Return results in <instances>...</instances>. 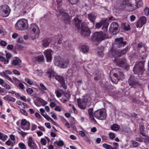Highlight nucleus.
Instances as JSON below:
<instances>
[{
  "label": "nucleus",
  "mask_w": 149,
  "mask_h": 149,
  "mask_svg": "<svg viewBox=\"0 0 149 149\" xmlns=\"http://www.w3.org/2000/svg\"><path fill=\"white\" fill-rule=\"evenodd\" d=\"M123 39L122 37L118 38L116 39L115 44L118 47L124 46L126 45V42L125 41H123Z\"/></svg>",
  "instance_id": "obj_19"
},
{
  "label": "nucleus",
  "mask_w": 149,
  "mask_h": 149,
  "mask_svg": "<svg viewBox=\"0 0 149 149\" xmlns=\"http://www.w3.org/2000/svg\"><path fill=\"white\" fill-rule=\"evenodd\" d=\"M3 98L5 100H7L9 101H11L13 102H14L16 100L15 98L13 97L8 96L4 97Z\"/></svg>",
  "instance_id": "obj_29"
},
{
  "label": "nucleus",
  "mask_w": 149,
  "mask_h": 149,
  "mask_svg": "<svg viewBox=\"0 0 149 149\" xmlns=\"http://www.w3.org/2000/svg\"><path fill=\"white\" fill-rule=\"evenodd\" d=\"M47 73L49 74V77L51 78L54 77L61 84L62 86L64 89L67 88L66 86L65 85V82L63 78L60 75H56L55 72L52 70L49 69L47 72Z\"/></svg>",
  "instance_id": "obj_5"
},
{
  "label": "nucleus",
  "mask_w": 149,
  "mask_h": 149,
  "mask_svg": "<svg viewBox=\"0 0 149 149\" xmlns=\"http://www.w3.org/2000/svg\"><path fill=\"white\" fill-rule=\"evenodd\" d=\"M52 51V50L50 49H47L44 52L47 60L48 62H50L52 60L51 53Z\"/></svg>",
  "instance_id": "obj_21"
},
{
  "label": "nucleus",
  "mask_w": 149,
  "mask_h": 149,
  "mask_svg": "<svg viewBox=\"0 0 149 149\" xmlns=\"http://www.w3.org/2000/svg\"><path fill=\"white\" fill-rule=\"evenodd\" d=\"M106 34L102 32H96L94 35V37L97 41L104 40L106 38Z\"/></svg>",
  "instance_id": "obj_14"
},
{
  "label": "nucleus",
  "mask_w": 149,
  "mask_h": 149,
  "mask_svg": "<svg viewBox=\"0 0 149 149\" xmlns=\"http://www.w3.org/2000/svg\"><path fill=\"white\" fill-rule=\"evenodd\" d=\"M6 144L8 146H13V143L10 140H8L6 142Z\"/></svg>",
  "instance_id": "obj_46"
},
{
  "label": "nucleus",
  "mask_w": 149,
  "mask_h": 149,
  "mask_svg": "<svg viewBox=\"0 0 149 149\" xmlns=\"http://www.w3.org/2000/svg\"><path fill=\"white\" fill-rule=\"evenodd\" d=\"M19 148L21 149H26L25 145L22 143H19Z\"/></svg>",
  "instance_id": "obj_40"
},
{
  "label": "nucleus",
  "mask_w": 149,
  "mask_h": 149,
  "mask_svg": "<svg viewBox=\"0 0 149 149\" xmlns=\"http://www.w3.org/2000/svg\"><path fill=\"white\" fill-rule=\"evenodd\" d=\"M94 115L96 118L100 120H104L106 117V112L100 109L95 111Z\"/></svg>",
  "instance_id": "obj_10"
},
{
  "label": "nucleus",
  "mask_w": 149,
  "mask_h": 149,
  "mask_svg": "<svg viewBox=\"0 0 149 149\" xmlns=\"http://www.w3.org/2000/svg\"><path fill=\"white\" fill-rule=\"evenodd\" d=\"M111 129L114 131H117L119 130V126L117 124H114L111 126Z\"/></svg>",
  "instance_id": "obj_34"
},
{
  "label": "nucleus",
  "mask_w": 149,
  "mask_h": 149,
  "mask_svg": "<svg viewBox=\"0 0 149 149\" xmlns=\"http://www.w3.org/2000/svg\"><path fill=\"white\" fill-rule=\"evenodd\" d=\"M128 5H122L121 3L120 5L119 6V8L120 10H123L125 8H126L127 9L130 11H132L137 8V7L135 5V6H133L132 3H128Z\"/></svg>",
  "instance_id": "obj_13"
},
{
  "label": "nucleus",
  "mask_w": 149,
  "mask_h": 149,
  "mask_svg": "<svg viewBox=\"0 0 149 149\" xmlns=\"http://www.w3.org/2000/svg\"><path fill=\"white\" fill-rule=\"evenodd\" d=\"M113 70H116V72L113 74L112 77H110L113 83L117 84L119 80H122L124 79V75L123 73L121 72V70L119 68L114 69Z\"/></svg>",
  "instance_id": "obj_1"
},
{
  "label": "nucleus",
  "mask_w": 149,
  "mask_h": 149,
  "mask_svg": "<svg viewBox=\"0 0 149 149\" xmlns=\"http://www.w3.org/2000/svg\"><path fill=\"white\" fill-rule=\"evenodd\" d=\"M13 72L14 74L17 75H19L20 74V73L19 72L15 69H14L13 70Z\"/></svg>",
  "instance_id": "obj_62"
},
{
  "label": "nucleus",
  "mask_w": 149,
  "mask_h": 149,
  "mask_svg": "<svg viewBox=\"0 0 149 149\" xmlns=\"http://www.w3.org/2000/svg\"><path fill=\"white\" fill-rule=\"evenodd\" d=\"M21 128L24 130H29L30 128V123L25 119H23L21 121Z\"/></svg>",
  "instance_id": "obj_17"
},
{
  "label": "nucleus",
  "mask_w": 149,
  "mask_h": 149,
  "mask_svg": "<svg viewBox=\"0 0 149 149\" xmlns=\"http://www.w3.org/2000/svg\"><path fill=\"white\" fill-rule=\"evenodd\" d=\"M56 93L57 97H60L61 96L62 94L58 90H57L56 91Z\"/></svg>",
  "instance_id": "obj_52"
},
{
  "label": "nucleus",
  "mask_w": 149,
  "mask_h": 149,
  "mask_svg": "<svg viewBox=\"0 0 149 149\" xmlns=\"http://www.w3.org/2000/svg\"><path fill=\"white\" fill-rule=\"evenodd\" d=\"M128 49L126 48L122 50H116L113 48L111 49L109 51L108 54L109 56L115 57V59L117 58V57H120L122 55L125 54L127 52Z\"/></svg>",
  "instance_id": "obj_4"
},
{
  "label": "nucleus",
  "mask_w": 149,
  "mask_h": 149,
  "mask_svg": "<svg viewBox=\"0 0 149 149\" xmlns=\"http://www.w3.org/2000/svg\"><path fill=\"white\" fill-rule=\"evenodd\" d=\"M132 145L134 147H137L139 146L138 143L135 141H132Z\"/></svg>",
  "instance_id": "obj_58"
},
{
  "label": "nucleus",
  "mask_w": 149,
  "mask_h": 149,
  "mask_svg": "<svg viewBox=\"0 0 149 149\" xmlns=\"http://www.w3.org/2000/svg\"><path fill=\"white\" fill-rule=\"evenodd\" d=\"M25 81L29 85H32L33 84V82L29 79L26 78Z\"/></svg>",
  "instance_id": "obj_49"
},
{
  "label": "nucleus",
  "mask_w": 149,
  "mask_h": 149,
  "mask_svg": "<svg viewBox=\"0 0 149 149\" xmlns=\"http://www.w3.org/2000/svg\"><path fill=\"white\" fill-rule=\"evenodd\" d=\"M61 19L65 23H69L70 19L68 14L64 13L62 15Z\"/></svg>",
  "instance_id": "obj_22"
},
{
  "label": "nucleus",
  "mask_w": 149,
  "mask_h": 149,
  "mask_svg": "<svg viewBox=\"0 0 149 149\" xmlns=\"http://www.w3.org/2000/svg\"><path fill=\"white\" fill-rule=\"evenodd\" d=\"M81 49L82 52L84 53L87 52H88V47L87 45H82L81 47Z\"/></svg>",
  "instance_id": "obj_35"
},
{
  "label": "nucleus",
  "mask_w": 149,
  "mask_h": 149,
  "mask_svg": "<svg viewBox=\"0 0 149 149\" xmlns=\"http://www.w3.org/2000/svg\"><path fill=\"white\" fill-rule=\"evenodd\" d=\"M128 83L130 86L133 87H139L140 88L142 87L141 84L139 83L135 77L132 75L130 76L129 79Z\"/></svg>",
  "instance_id": "obj_8"
},
{
  "label": "nucleus",
  "mask_w": 149,
  "mask_h": 149,
  "mask_svg": "<svg viewBox=\"0 0 149 149\" xmlns=\"http://www.w3.org/2000/svg\"><path fill=\"white\" fill-rule=\"evenodd\" d=\"M69 2L72 4H75L77 3L79 0H68Z\"/></svg>",
  "instance_id": "obj_44"
},
{
  "label": "nucleus",
  "mask_w": 149,
  "mask_h": 149,
  "mask_svg": "<svg viewBox=\"0 0 149 149\" xmlns=\"http://www.w3.org/2000/svg\"><path fill=\"white\" fill-rule=\"evenodd\" d=\"M144 61H142L137 63L133 68L134 72L135 74L141 75L143 74L144 70Z\"/></svg>",
  "instance_id": "obj_6"
},
{
  "label": "nucleus",
  "mask_w": 149,
  "mask_h": 149,
  "mask_svg": "<svg viewBox=\"0 0 149 149\" xmlns=\"http://www.w3.org/2000/svg\"><path fill=\"white\" fill-rule=\"evenodd\" d=\"M61 6H57V8L58 10L59 11L62 13V14L65 11L63 9V8H61Z\"/></svg>",
  "instance_id": "obj_41"
},
{
  "label": "nucleus",
  "mask_w": 149,
  "mask_h": 149,
  "mask_svg": "<svg viewBox=\"0 0 149 149\" xmlns=\"http://www.w3.org/2000/svg\"><path fill=\"white\" fill-rule=\"evenodd\" d=\"M20 111L21 113L25 115L26 116L28 114L27 112L24 109H20Z\"/></svg>",
  "instance_id": "obj_59"
},
{
  "label": "nucleus",
  "mask_w": 149,
  "mask_h": 149,
  "mask_svg": "<svg viewBox=\"0 0 149 149\" xmlns=\"http://www.w3.org/2000/svg\"><path fill=\"white\" fill-rule=\"evenodd\" d=\"M54 62L56 65L62 68L67 67L69 64V61L68 59L64 60L59 56L54 57Z\"/></svg>",
  "instance_id": "obj_3"
},
{
  "label": "nucleus",
  "mask_w": 149,
  "mask_h": 149,
  "mask_svg": "<svg viewBox=\"0 0 149 149\" xmlns=\"http://www.w3.org/2000/svg\"><path fill=\"white\" fill-rule=\"evenodd\" d=\"M114 88L113 87L110 85L109 86L106 88V90L109 92H111L112 91V90Z\"/></svg>",
  "instance_id": "obj_42"
},
{
  "label": "nucleus",
  "mask_w": 149,
  "mask_h": 149,
  "mask_svg": "<svg viewBox=\"0 0 149 149\" xmlns=\"http://www.w3.org/2000/svg\"><path fill=\"white\" fill-rule=\"evenodd\" d=\"M146 17L145 16L141 17L137 22V27H142L146 22Z\"/></svg>",
  "instance_id": "obj_20"
},
{
  "label": "nucleus",
  "mask_w": 149,
  "mask_h": 149,
  "mask_svg": "<svg viewBox=\"0 0 149 149\" xmlns=\"http://www.w3.org/2000/svg\"><path fill=\"white\" fill-rule=\"evenodd\" d=\"M81 17H82L80 15H77L74 19L76 26L78 30L81 27L80 24L81 22Z\"/></svg>",
  "instance_id": "obj_18"
},
{
  "label": "nucleus",
  "mask_w": 149,
  "mask_h": 149,
  "mask_svg": "<svg viewBox=\"0 0 149 149\" xmlns=\"http://www.w3.org/2000/svg\"><path fill=\"white\" fill-rule=\"evenodd\" d=\"M54 143L56 144L59 146H62L64 145L63 141L61 140L55 141Z\"/></svg>",
  "instance_id": "obj_39"
},
{
  "label": "nucleus",
  "mask_w": 149,
  "mask_h": 149,
  "mask_svg": "<svg viewBox=\"0 0 149 149\" xmlns=\"http://www.w3.org/2000/svg\"><path fill=\"white\" fill-rule=\"evenodd\" d=\"M28 146L29 147L34 144L35 143L34 140L33 139L32 137H30L29 138L27 142Z\"/></svg>",
  "instance_id": "obj_28"
},
{
  "label": "nucleus",
  "mask_w": 149,
  "mask_h": 149,
  "mask_svg": "<svg viewBox=\"0 0 149 149\" xmlns=\"http://www.w3.org/2000/svg\"><path fill=\"white\" fill-rule=\"evenodd\" d=\"M12 74V72L8 70H6L4 72H3V74L4 75H7V74Z\"/></svg>",
  "instance_id": "obj_48"
},
{
  "label": "nucleus",
  "mask_w": 149,
  "mask_h": 149,
  "mask_svg": "<svg viewBox=\"0 0 149 149\" xmlns=\"http://www.w3.org/2000/svg\"><path fill=\"white\" fill-rule=\"evenodd\" d=\"M40 85L42 90H46L47 88L42 83H40Z\"/></svg>",
  "instance_id": "obj_56"
},
{
  "label": "nucleus",
  "mask_w": 149,
  "mask_h": 149,
  "mask_svg": "<svg viewBox=\"0 0 149 149\" xmlns=\"http://www.w3.org/2000/svg\"><path fill=\"white\" fill-rule=\"evenodd\" d=\"M28 27L27 20L24 19H20L18 20L15 25L16 29L21 31L27 29Z\"/></svg>",
  "instance_id": "obj_2"
},
{
  "label": "nucleus",
  "mask_w": 149,
  "mask_h": 149,
  "mask_svg": "<svg viewBox=\"0 0 149 149\" xmlns=\"http://www.w3.org/2000/svg\"><path fill=\"white\" fill-rule=\"evenodd\" d=\"M114 61L115 62L117 63V65L119 66H122L123 65L126 64V60L125 58H123L120 59V61L118 60L117 58H116L115 59H114Z\"/></svg>",
  "instance_id": "obj_24"
},
{
  "label": "nucleus",
  "mask_w": 149,
  "mask_h": 149,
  "mask_svg": "<svg viewBox=\"0 0 149 149\" xmlns=\"http://www.w3.org/2000/svg\"><path fill=\"white\" fill-rule=\"evenodd\" d=\"M0 44L2 46H6L7 45V43L5 41L2 40L0 42Z\"/></svg>",
  "instance_id": "obj_64"
},
{
  "label": "nucleus",
  "mask_w": 149,
  "mask_h": 149,
  "mask_svg": "<svg viewBox=\"0 0 149 149\" xmlns=\"http://www.w3.org/2000/svg\"><path fill=\"white\" fill-rule=\"evenodd\" d=\"M122 26L124 29L125 31H128L129 29H130L129 25L126 23L123 24Z\"/></svg>",
  "instance_id": "obj_32"
},
{
  "label": "nucleus",
  "mask_w": 149,
  "mask_h": 149,
  "mask_svg": "<svg viewBox=\"0 0 149 149\" xmlns=\"http://www.w3.org/2000/svg\"><path fill=\"white\" fill-rule=\"evenodd\" d=\"M103 146L104 148L107 149H117V148L116 147L113 148L111 146L105 143L103 144Z\"/></svg>",
  "instance_id": "obj_31"
},
{
  "label": "nucleus",
  "mask_w": 149,
  "mask_h": 149,
  "mask_svg": "<svg viewBox=\"0 0 149 149\" xmlns=\"http://www.w3.org/2000/svg\"><path fill=\"white\" fill-rule=\"evenodd\" d=\"M30 30L31 33L33 35L34 38L38 37L40 31L38 27L36 24H33L31 25Z\"/></svg>",
  "instance_id": "obj_11"
},
{
  "label": "nucleus",
  "mask_w": 149,
  "mask_h": 149,
  "mask_svg": "<svg viewBox=\"0 0 149 149\" xmlns=\"http://www.w3.org/2000/svg\"><path fill=\"white\" fill-rule=\"evenodd\" d=\"M8 136L7 135L3 134L1 139L3 141H5L8 138Z\"/></svg>",
  "instance_id": "obj_45"
},
{
  "label": "nucleus",
  "mask_w": 149,
  "mask_h": 149,
  "mask_svg": "<svg viewBox=\"0 0 149 149\" xmlns=\"http://www.w3.org/2000/svg\"><path fill=\"white\" fill-rule=\"evenodd\" d=\"M79 29L81 30V34L84 36H88L90 34V30L88 28L85 22H84L81 23Z\"/></svg>",
  "instance_id": "obj_9"
},
{
  "label": "nucleus",
  "mask_w": 149,
  "mask_h": 149,
  "mask_svg": "<svg viewBox=\"0 0 149 149\" xmlns=\"http://www.w3.org/2000/svg\"><path fill=\"white\" fill-rule=\"evenodd\" d=\"M18 132L23 137H24L27 134V133L24 132L22 131H21V132Z\"/></svg>",
  "instance_id": "obj_50"
},
{
  "label": "nucleus",
  "mask_w": 149,
  "mask_h": 149,
  "mask_svg": "<svg viewBox=\"0 0 149 149\" xmlns=\"http://www.w3.org/2000/svg\"><path fill=\"white\" fill-rule=\"evenodd\" d=\"M1 12L3 17H6L10 13L9 7L6 5H4L0 7Z\"/></svg>",
  "instance_id": "obj_15"
},
{
  "label": "nucleus",
  "mask_w": 149,
  "mask_h": 149,
  "mask_svg": "<svg viewBox=\"0 0 149 149\" xmlns=\"http://www.w3.org/2000/svg\"><path fill=\"white\" fill-rule=\"evenodd\" d=\"M139 128L140 129L139 132H144L145 131V128L143 125L142 123H140L139 125Z\"/></svg>",
  "instance_id": "obj_38"
},
{
  "label": "nucleus",
  "mask_w": 149,
  "mask_h": 149,
  "mask_svg": "<svg viewBox=\"0 0 149 149\" xmlns=\"http://www.w3.org/2000/svg\"><path fill=\"white\" fill-rule=\"evenodd\" d=\"M40 142L41 143L44 145L46 144V140L45 138H42L40 140Z\"/></svg>",
  "instance_id": "obj_53"
},
{
  "label": "nucleus",
  "mask_w": 149,
  "mask_h": 149,
  "mask_svg": "<svg viewBox=\"0 0 149 149\" xmlns=\"http://www.w3.org/2000/svg\"><path fill=\"white\" fill-rule=\"evenodd\" d=\"M0 61L4 62L5 64L8 63L9 61L8 59H6L5 57L3 56H0Z\"/></svg>",
  "instance_id": "obj_37"
},
{
  "label": "nucleus",
  "mask_w": 149,
  "mask_h": 149,
  "mask_svg": "<svg viewBox=\"0 0 149 149\" xmlns=\"http://www.w3.org/2000/svg\"><path fill=\"white\" fill-rule=\"evenodd\" d=\"M136 5L137 8L140 7L142 6L143 3L141 1V0H135Z\"/></svg>",
  "instance_id": "obj_36"
},
{
  "label": "nucleus",
  "mask_w": 149,
  "mask_h": 149,
  "mask_svg": "<svg viewBox=\"0 0 149 149\" xmlns=\"http://www.w3.org/2000/svg\"><path fill=\"white\" fill-rule=\"evenodd\" d=\"M109 30L113 34L117 33L119 31V26L116 22H112L110 26Z\"/></svg>",
  "instance_id": "obj_16"
},
{
  "label": "nucleus",
  "mask_w": 149,
  "mask_h": 149,
  "mask_svg": "<svg viewBox=\"0 0 149 149\" xmlns=\"http://www.w3.org/2000/svg\"><path fill=\"white\" fill-rule=\"evenodd\" d=\"M21 62L20 60L18 59H15L13 61L12 64L14 65H16L20 63Z\"/></svg>",
  "instance_id": "obj_43"
},
{
  "label": "nucleus",
  "mask_w": 149,
  "mask_h": 149,
  "mask_svg": "<svg viewBox=\"0 0 149 149\" xmlns=\"http://www.w3.org/2000/svg\"><path fill=\"white\" fill-rule=\"evenodd\" d=\"M109 23L108 22V19L107 18H103L101 21L99 22L96 23L95 27L97 29H99L102 26V29L104 31H106L108 29Z\"/></svg>",
  "instance_id": "obj_7"
},
{
  "label": "nucleus",
  "mask_w": 149,
  "mask_h": 149,
  "mask_svg": "<svg viewBox=\"0 0 149 149\" xmlns=\"http://www.w3.org/2000/svg\"><path fill=\"white\" fill-rule=\"evenodd\" d=\"M96 16L94 14L91 13L88 15V18L89 20L94 23L96 18Z\"/></svg>",
  "instance_id": "obj_27"
},
{
  "label": "nucleus",
  "mask_w": 149,
  "mask_h": 149,
  "mask_svg": "<svg viewBox=\"0 0 149 149\" xmlns=\"http://www.w3.org/2000/svg\"><path fill=\"white\" fill-rule=\"evenodd\" d=\"M145 13L146 15H148L149 14V8L146 7L144 9Z\"/></svg>",
  "instance_id": "obj_47"
},
{
  "label": "nucleus",
  "mask_w": 149,
  "mask_h": 149,
  "mask_svg": "<svg viewBox=\"0 0 149 149\" xmlns=\"http://www.w3.org/2000/svg\"><path fill=\"white\" fill-rule=\"evenodd\" d=\"M26 91L28 93L31 94L33 93V90L32 89L29 88L28 89H26Z\"/></svg>",
  "instance_id": "obj_57"
},
{
  "label": "nucleus",
  "mask_w": 149,
  "mask_h": 149,
  "mask_svg": "<svg viewBox=\"0 0 149 149\" xmlns=\"http://www.w3.org/2000/svg\"><path fill=\"white\" fill-rule=\"evenodd\" d=\"M2 86L5 87L6 89H10V86L9 85L6 84L5 85H2Z\"/></svg>",
  "instance_id": "obj_63"
},
{
  "label": "nucleus",
  "mask_w": 149,
  "mask_h": 149,
  "mask_svg": "<svg viewBox=\"0 0 149 149\" xmlns=\"http://www.w3.org/2000/svg\"><path fill=\"white\" fill-rule=\"evenodd\" d=\"M8 80H9L10 81L12 82V83H13V81L12 80L11 78L9 77L7 75H4V76Z\"/></svg>",
  "instance_id": "obj_60"
},
{
  "label": "nucleus",
  "mask_w": 149,
  "mask_h": 149,
  "mask_svg": "<svg viewBox=\"0 0 149 149\" xmlns=\"http://www.w3.org/2000/svg\"><path fill=\"white\" fill-rule=\"evenodd\" d=\"M110 138L111 139H113L115 137L114 134L112 132H111L109 134Z\"/></svg>",
  "instance_id": "obj_54"
},
{
  "label": "nucleus",
  "mask_w": 149,
  "mask_h": 149,
  "mask_svg": "<svg viewBox=\"0 0 149 149\" xmlns=\"http://www.w3.org/2000/svg\"><path fill=\"white\" fill-rule=\"evenodd\" d=\"M88 101V98L85 97H83L81 99H78L77 102L78 106L81 109H85L87 106Z\"/></svg>",
  "instance_id": "obj_12"
},
{
  "label": "nucleus",
  "mask_w": 149,
  "mask_h": 149,
  "mask_svg": "<svg viewBox=\"0 0 149 149\" xmlns=\"http://www.w3.org/2000/svg\"><path fill=\"white\" fill-rule=\"evenodd\" d=\"M51 41V39L50 38L45 39L42 40V45L44 47H47L49 46Z\"/></svg>",
  "instance_id": "obj_26"
},
{
  "label": "nucleus",
  "mask_w": 149,
  "mask_h": 149,
  "mask_svg": "<svg viewBox=\"0 0 149 149\" xmlns=\"http://www.w3.org/2000/svg\"><path fill=\"white\" fill-rule=\"evenodd\" d=\"M35 58L36 61L38 62H42L44 60V56L42 55L36 56Z\"/></svg>",
  "instance_id": "obj_30"
},
{
  "label": "nucleus",
  "mask_w": 149,
  "mask_h": 149,
  "mask_svg": "<svg viewBox=\"0 0 149 149\" xmlns=\"http://www.w3.org/2000/svg\"><path fill=\"white\" fill-rule=\"evenodd\" d=\"M12 56V55L9 52L6 53V56L8 59L10 58Z\"/></svg>",
  "instance_id": "obj_61"
},
{
  "label": "nucleus",
  "mask_w": 149,
  "mask_h": 149,
  "mask_svg": "<svg viewBox=\"0 0 149 149\" xmlns=\"http://www.w3.org/2000/svg\"><path fill=\"white\" fill-rule=\"evenodd\" d=\"M69 106H70L72 107V108L73 109L74 112L75 113H77V110L76 109L74 106L72 104H70L69 105Z\"/></svg>",
  "instance_id": "obj_55"
},
{
  "label": "nucleus",
  "mask_w": 149,
  "mask_h": 149,
  "mask_svg": "<svg viewBox=\"0 0 149 149\" xmlns=\"http://www.w3.org/2000/svg\"><path fill=\"white\" fill-rule=\"evenodd\" d=\"M31 149H38V147L37 145L35 143L33 144V145H32L29 147Z\"/></svg>",
  "instance_id": "obj_51"
},
{
  "label": "nucleus",
  "mask_w": 149,
  "mask_h": 149,
  "mask_svg": "<svg viewBox=\"0 0 149 149\" xmlns=\"http://www.w3.org/2000/svg\"><path fill=\"white\" fill-rule=\"evenodd\" d=\"M93 109L92 108H90L88 109V114L90 117V120L93 122L95 123L96 120L94 117V115L93 113Z\"/></svg>",
  "instance_id": "obj_23"
},
{
  "label": "nucleus",
  "mask_w": 149,
  "mask_h": 149,
  "mask_svg": "<svg viewBox=\"0 0 149 149\" xmlns=\"http://www.w3.org/2000/svg\"><path fill=\"white\" fill-rule=\"evenodd\" d=\"M62 40L61 39H59L57 41V42H55V45L56 46L57 49L58 50H60L63 48L64 45L63 44H61Z\"/></svg>",
  "instance_id": "obj_25"
},
{
  "label": "nucleus",
  "mask_w": 149,
  "mask_h": 149,
  "mask_svg": "<svg viewBox=\"0 0 149 149\" xmlns=\"http://www.w3.org/2000/svg\"><path fill=\"white\" fill-rule=\"evenodd\" d=\"M37 100L40 103H41L43 106H45L47 104V103L46 101L39 97L37 98Z\"/></svg>",
  "instance_id": "obj_33"
}]
</instances>
